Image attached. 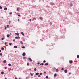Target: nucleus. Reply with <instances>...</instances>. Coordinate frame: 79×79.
<instances>
[{
    "label": "nucleus",
    "instance_id": "22",
    "mask_svg": "<svg viewBox=\"0 0 79 79\" xmlns=\"http://www.w3.org/2000/svg\"><path fill=\"white\" fill-rule=\"evenodd\" d=\"M44 64L43 63H42L41 64H40V65L41 66L42 65V66H43Z\"/></svg>",
    "mask_w": 79,
    "mask_h": 79
},
{
    "label": "nucleus",
    "instance_id": "48",
    "mask_svg": "<svg viewBox=\"0 0 79 79\" xmlns=\"http://www.w3.org/2000/svg\"><path fill=\"white\" fill-rule=\"evenodd\" d=\"M7 69V67H5V69Z\"/></svg>",
    "mask_w": 79,
    "mask_h": 79
},
{
    "label": "nucleus",
    "instance_id": "29",
    "mask_svg": "<svg viewBox=\"0 0 79 79\" xmlns=\"http://www.w3.org/2000/svg\"><path fill=\"white\" fill-rule=\"evenodd\" d=\"M3 62L4 63H6V60H4L3 61Z\"/></svg>",
    "mask_w": 79,
    "mask_h": 79
},
{
    "label": "nucleus",
    "instance_id": "23",
    "mask_svg": "<svg viewBox=\"0 0 79 79\" xmlns=\"http://www.w3.org/2000/svg\"><path fill=\"white\" fill-rule=\"evenodd\" d=\"M23 60H26V57H23Z\"/></svg>",
    "mask_w": 79,
    "mask_h": 79
},
{
    "label": "nucleus",
    "instance_id": "25",
    "mask_svg": "<svg viewBox=\"0 0 79 79\" xmlns=\"http://www.w3.org/2000/svg\"><path fill=\"white\" fill-rule=\"evenodd\" d=\"M7 37H10V35L7 34Z\"/></svg>",
    "mask_w": 79,
    "mask_h": 79
},
{
    "label": "nucleus",
    "instance_id": "13",
    "mask_svg": "<svg viewBox=\"0 0 79 79\" xmlns=\"http://www.w3.org/2000/svg\"><path fill=\"white\" fill-rule=\"evenodd\" d=\"M1 74H4V72L2 71L1 72Z\"/></svg>",
    "mask_w": 79,
    "mask_h": 79
},
{
    "label": "nucleus",
    "instance_id": "26",
    "mask_svg": "<svg viewBox=\"0 0 79 79\" xmlns=\"http://www.w3.org/2000/svg\"><path fill=\"white\" fill-rule=\"evenodd\" d=\"M36 75L37 76H38L39 75V73L37 72L36 73Z\"/></svg>",
    "mask_w": 79,
    "mask_h": 79
},
{
    "label": "nucleus",
    "instance_id": "51",
    "mask_svg": "<svg viewBox=\"0 0 79 79\" xmlns=\"http://www.w3.org/2000/svg\"><path fill=\"white\" fill-rule=\"evenodd\" d=\"M37 77V76H36L35 75V76H34V77Z\"/></svg>",
    "mask_w": 79,
    "mask_h": 79
},
{
    "label": "nucleus",
    "instance_id": "35",
    "mask_svg": "<svg viewBox=\"0 0 79 79\" xmlns=\"http://www.w3.org/2000/svg\"><path fill=\"white\" fill-rule=\"evenodd\" d=\"M30 74H31V76H33V74H32V73H30Z\"/></svg>",
    "mask_w": 79,
    "mask_h": 79
},
{
    "label": "nucleus",
    "instance_id": "11",
    "mask_svg": "<svg viewBox=\"0 0 79 79\" xmlns=\"http://www.w3.org/2000/svg\"><path fill=\"white\" fill-rule=\"evenodd\" d=\"M40 19H41V20H43V18L42 17H40Z\"/></svg>",
    "mask_w": 79,
    "mask_h": 79
},
{
    "label": "nucleus",
    "instance_id": "20",
    "mask_svg": "<svg viewBox=\"0 0 79 79\" xmlns=\"http://www.w3.org/2000/svg\"><path fill=\"white\" fill-rule=\"evenodd\" d=\"M1 50H4V48H3V47L1 48Z\"/></svg>",
    "mask_w": 79,
    "mask_h": 79
},
{
    "label": "nucleus",
    "instance_id": "17",
    "mask_svg": "<svg viewBox=\"0 0 79 79\" xmlns=\"http://www.w3.org/2000/svg\"><path fill=\"white\" fill-rule=\"evenodd\" d=\"M8 65L9 66H11V64H9Z\"/></svg>",
    "mask_w": 79,
    "mask_h": 79
},
{
    "label": "nucleus",
    "instance_id": "7",
    "mask_svg": "<svg viewBox=\"0 0 79 79\" xmlns=\"http://www.w3.org/2000/svg\"><path fill=\"white\" fill-rule=\"evenodd\" d=\"M15 34H16L17 35H18V36H19V34L18 33H15Z\"/></svg>",
    "mask_w": 79,
    "mask_h": 79
},
{
    "label": "nucleus",
    "instance_id": "58",
    "mask_svg": "<svg viewBox=\"0 0 79 79\" xmlns=\"http://www.w3.org/2000/svg\"><path fill=\"white\" fill-rule=\"evenodd\" d=\"M18 39H20V37L19 36H18Z\"/></svg>",
    "mask_w": 79,
    "mask_h": 79
},
{
    "label": "nucleus",
    "instance_id": "6",
    "mask_svg": "<svg viewBox=\"0 0 79 79\" xmlns=\"http://www.w3.org/2000/svg\"><path fill=\"white\" fill-rule=\"evenodd\" d=\"M14 48H18V46H14Z\"/></svg>",
    "mask_w": 79,
    "mask_h": 79
},
{
    "label": "nucleus",
    "instance_id": "9",
    "mask_svg": "<svg viewBox=\"0 0 79 79\" xmlns=\"http://www.w3.org/2000/svg\"><path fill=\"white\" fill-rule=\"evenodd\" d=\"M21 34H22V35H23V36H24V33H23V32H21Z\"/></svg>",
    "mask_w": 79,
    "mask_h": 79
},
{
    "label": "nucleus",
    "instance_id": "18",
    "mask_svg": "<svg viewBox=\"0 0 79 79\" xmlns=\"http://www.w3.org/2000/svg\"><path fill=\"white\" fill-rule=\"evenodd\" d=\"M12 44V43H10L9 44V45H10V46H11V45Z\"/></svg>",
    "mask_w": 79,
    "mask_h": 79
},
{
    "label": "nucleus",
    "instance_id": "41",
    "mask_svg": "<svg viewBox=\"0 0 79 79\" xmlns=\"http://www.w3.org/2000/svg\"><path fill=\"white\" fill-rule=\"evenodd\" d=\"M15 38L16 39H18V36H16V37H15Z\"/></svg>",
    "mask_w": 79,
    "mask_h": 79
},
{
    "label": "nucleus",
    "instance_id": "45",
    "mask_svg": "<svg viewBox=\"0 0 79 79\" xmlns=\"http://www.w3.org/2000/svg\"><path fill=\"white\" fill-rule=\"evenodd\" d=\"M44 74H46V72L45 71L44 73Z\"/></svg>",
    "mask_w": 79,
    "mask_h": 79
},
{
    "label": "nucleus",
    "instance_id": "37",
    "mask_svg": "<svg viewBox=\"0 0 79 79\" xmlns=\"http://www.w3.org/2000/svg\"><path fill=\"white\" fill-rule=\"evenodd\" d=\"M9 14H10V15H11V14H12V12H10L9 13Z\"/></svg>",
    "mask_w": 79,
    "mask_h": 79
},
{
    "label": "nucleus",
    "instance_id": "64",
    "mask_svg": "<svg viewBox=\"0 0 79 79\" xmlns=\"http://www.w3.org/2000/svg\"><path fill=\"white\" fill-rule=\"evenodd\" d=\"M5 79H7V78L6 77L5 78Z\"/></svg>",
    "mask_w": 79,
    "mask_h": 79
},
{
    "label": "nucleus",
    "instance_id": "44",
    "mask_svg": "<svg viewBox=\"0 0 79 79\" xmlns=\"http://www.w3.org/2000/svg\"><path fill=\"white\" fill-rule=\"evenodd\" d=\"M40 76H41L40 75H39L38 76V77H40Z\"/></svg>",
    "mask_w": 79,
    "mask_h": 79
},
{
    "label": "nucleus",
    "instance_id": "1",
    "mask_svg": "<svg viewBox=\"0 0 79 79\" xmlns=\"http://www.w3.org/2000/svg\"><path fill=\"white\" fill-rule=\"evenodd\" d=\"M52 71H53V72H54V71H55V70H56V68H52Z\"/></svg>",
    "mask_w": 79,
    "mask_h": 79
},
{
    "label": "nucleus",
    "instance_id": "63",
    "mask_svg": "<svg viewBox=\"0 0 79 79\" xmlns=\"http://www.w3.org/2000/svg\"><path fill=\"white\" fill-rule=\"evenodd\" d=\"M18 21H19V19H18Z\"/></svg>",
    "mask_w": 79,
    "mask_h": 79
},
{
    "label": "nucleus",
    "instance_id": "42",
    "mask_svg": "<svg viewBox=\"0 0 79 79\" xmlns=\"http://www.w3.org/2000/svg\"><path fill=\"white\" fill-rule=\"evenodd\" d=\"M45 62H46V61L45 60H44L43 61V63H45Z\"/></svg>",
    "mask_w": 79,
    "mask_h": 79
},
{
    "label": "nucleus",
    "instance_id": "53",
    "mask_svg": "<svg viewBox=\"0 0 79 79\" xmlns=\"http://www.w3.org/2000/svg\"><path fill=\"white\" fill-rule=\"evenodd\" d=\"M28 79V77H26V79Z\"/></svg>",
    "mask_w": 79,
    "mask_h": 79
},
{
    "label": "nucleus",
    "instance_id": "8",
    "mask_svg": "<svg viewBox=\"0 0 79 79\" xmlns=\"http://www.w3.org/2000/svg\"><path fill=\"white\" fill-rule=\"evenodd\" d=\"M4 9L5 11H6V10H7V8L6 7L4 8Z\"/></svg>",
    "mask_w": 79,
    "mask_h": 79
},
{
    "label": "nucleus",
    "instance_id": "54",
    "mask_svg": "<svg viewBox=\"0 0 79 79\" xmlns=\"http://www.w3.org/2000/svg\"><path fill=\"white\" fill-rule=\"evenodd\" d=\"M40 40H41V41H43V40L42 39H40Z\"/></svg>",
    "mask_w": 79,
    "mask_h": 79
},
{
    "label": "nucleus",
    "instance_id": "34",
    "mask_svg": "<svg viewBox=\"0 0 79 79\" xmlns=\"http://www.w3.org/2000/svg\"><path fill=\"white\" fill-rule=\"evenodd\" d=\"M27 66H29V63H27Z\"/></svg>",
    "mask_w": 79,
    "mask_h": 79
},
{
    "label": "nucleus",
    "instance_id": "36",
    "mask_svg": "<svg viewBox=\"0 0 79 79\" xmlns=\"http://www.w3.org/2000/svg\"><path fill=\"white\" fill-rule=\"evenodd\" d=\"M17 11H19V9H17Z\"/></svg>",
    "mask_w": 79,
    "mask_h": 79
},
{
    "label": "nucleus",
    "instance_id": "12",
    "mask_svg": "<svg viewBox=\"0 0 79 79\" xmlns=\"http://www.w3.org/2000/svg\"><path fill=\"white\" fill-rule=\"evenodd\" d=\"M5 39V37H2L1 38L2 40H3Z\"/></svg>",
    "mask_w": 79,
    "mask_h": 79
},
{
    "label": "nucleus",
    "instance_id": "39",
    "mask_svg": "<svg viewBox=\"0 0 79 79\" xmlns=\"http://www.w3.org/2000/svg\"><path fill=\"white\" fill-rule=\"evenodd\" d=\"M0 56H2V53H0Z\"/></svg>",
    "mask_w": 79,
    "mask_h": 79
},
{
    "label": "nucleus",
    "instance_id": "15",
    "mask_svg": "<svg viewBox=\"0 0 79 79\" xmlns=\"http://www.w3.org/2000/svg\"><path fill=\"white\" fill-rule=\"evenodd\" d=\"M70 6H71V7L73 6V4H72V3H71L70 4Z\"/></svg>",
    "mask_w": 79,
    "mask_h": 79
},
{
    "label": "nucleus",
    "instance_id": "28",
    "mask_svg": "<svg viewBox=\"0 0 79 79\" xmlns=\"http://www.w3.org/2000/svg\"><path fill=\"white\" fill-rule=\"evenodd\" d=\"M46 79H48V76H46Z\"/></svg>",
    "mask_w": 79,
    "mask_h": 79
},
{
    "label": "nucleus",
    "instance_id": "47",
    "mask_svg": "<svg viewBox=\"0 0 79 79\" xmlns=\"http://www.w3.org/2000/svg\"><path fill=\"white\" fill-rule=\"evenodd\" d=\"M40 75H42V73H40Z\"/></svg>",
    "mask_w": 79,
    "mask_h": 79
},
{
    "label": "nucleus",
    "instance_id": "61",
    "mask_svg": "<svg viewBox=\"0 0 79 79\" xmlns=\"http://www.w3.org/2000/svg\"><path fill=\"white\" fill-rule=\"evenodd\" d=\"M29 20H30V21L31 22V19H30Z\"/></svg>",
    "mask_w": 79,
    "mask_h": 79
},
{
    "label": "nucleus",
    "instance_id": "56",
    "mask_svg": "<svg viewBox=\"0 0 79 79\" xmlns=\"http://www.w3.org/2000/svg\"><path fill=\"white\" fill-rule=\"evenodd\" d=\"M18 16H19H19H20V15H18Z\"/></svg>",
    "mask_w": 79,
    "mask_h": 79
},
{
    "label": "nucleus",
    "instance_id": "60",
    "mask_svg": "<svg viewBox=\"0 0 79 79\" xmlns=\"http://www.w3.org/2000/svg\"><path fill=\"white\" fill-rule=\"evenodd\" d=\"M15 79H18V78L17 77H15Z\"/></svg>",
    "mask_w": 79,
    "mask_h": 79
},
{
    "label": "nucleus",
    "instance_id": "27",
    "mask_svg": "<svg viewBox=\"0 0 79 79\" xmlns=\"http://www.w3.org/2000/svg\"><path fill=\"white\" fill-rule=\"evenodd\" d=\"M77 58H79V55H78L77 56Z\"/></svg>",
    "mask_w": 79,
    "mask_h": 79
},
{
    "label": "nucleus",
    "instance_id": "49",
    "mask_svg": "<svg viewBox=\"0 0 79 79\" xmlns=\"http://www.w3.org/2000/svg\"><path fill=\"white\" fill-rule=\"evenodd\" d=\"M39 64H40V63L38 62V63H37V64L39 65Z\"/></svg>",
    "mask_w": 79,
    "mask_h": 79
},
{
    "label": "nucleus",
    "instance_id": "2",
    "mask_svg": "<svg viewBox=\"0 0 79 79\" xmlns=\"http://www.w3.org/2000/svg\"><path fill=\"white\" fill-rule=\"evenodd\" d=\"M51 5H55V4L53 2L50 3Z\"/></svg>",
    "mask_w": 79,
    "mask_h": 79
},
{
    "label": "nucleus",
    "instance_id": "50",
    "mask_svg": "<svg viewBox=\"0 0 79 79\" xmlns=\"http://www.w3.org/2000/svg\"><path fill=\"white\" fill-rule=\"evenodd\" d=\"M10 23H11V21H9V24H10Z\"/></svg>",
    "mask_w": 79,
    "mask_h": 79
},
{
    "label": "nucleus",
    "instance_id": "33",
    "mask_svg": "<svg viewBox=\"0 0 79 79\" xmlns=\"http://www.w3.org/2000/svg\"><path fill=\"white\" fill-rule=\"evenodd\" d=\"M50 25H52V22H50Z\"/></svg>",
    "mask_w": 79,
    "mask_h": 79
},
{
    "label": "nucleus",
    "instance_id": "3",
    "mask_svg": "<svg viewBox=\"0 0 79 79\" xmlns=\"http://www.w3.org/2000/svg\"><path fill=\"white\" fill-rule=\"evenodd\" d=\"M28 59H29V61H32V59H31V58H28Z\"/></svg>",
    "mask_w": 79,
    "mask_h": 79
},
{
    "label": "nucleus",
    "instance_id": "10",
    "mask_svg": "<svg viewBox=\"0 0 79 79\" xmlns=\"http://www.w3.org/2000/svg\"><path fill=\"white\" fill-rule=\"evenodd\" d=\"M56 76H57V74H56V73H55L54 74V77H56Z\"/></svg>",
    "mask_w": 79,
    "mask_h": 79
},
{
    "label": "nucleus",
    "instance_id": "38",
    "mask_svg": "<svg viewBox=\"0 0 79 79\" xmlns=\"http://www.w3.org/2000/svg\"><path fill=\"white\" fill-rule=\"evenodd\" d=\"M69 75H70V74H71V72L69 73Z\"/></svg>",
    "mask_w": 79,
    "mask_h": 79
},
{
    "label": "nucleus",
    "instance_id": "43",
    "mask_svg": "<svg viewBox=\"0 0 79 79\" xmlns=\"http://www.w3.org/2000/svg\"><path fill=\"white\" fill-rule=\"evenodd\" d=\"M61 69L62 70V71H63V70H64L63 68H62Z\"/></svg>",
    "mask_w": 79,
    "mask_h": 79
},
{
    "label": "nucleus",
    "instance_id": "32",
    "mask_svg": "<svg viewBox=\"0 0 79 79\" xmlns=\"http://www.w3.org/2000/svg\"><path fill=\"white\" fill-rule=\"evenodd\" d=\"M25 48V47L24 46H23L22 48Z\"/></svg>",
    "mask_w": 79,
    "mask_h": 79
},
{
    "label": "nucleus",
    "instance_id": "16",
    "mask_svg": "<svg viewBox=\"0 0 79 79\" xmlns=\"http://www.w3.org/2000/svg\"><path fill=\"white\" fill-rule=\"evenodd\" d=\"M64 72H65V73H67V72H68V70H64Z\"/></svg>",
    "mask_w": 79,
    "mask_h": 79
},
{
    "label": "nucleus",
    "instance_id": "55",
    "mask_svg": "<svg viewBox=\"0 0 79 79\" xmlns=\"http://www.w3.org/2000/svg\"><path fill=\"white\" fill-rule=\"evenodd\" d=\"M29 70H30V71H31V69H29Z\"/></svg>",
    "mask_w": 79,
    "mask_h": 79
},
{
    "label": "nucleus",
    "instance_id": "21",
    "mask_svg": "<svg viewBox=\"0 0 79 79\" xmlns=\"http://www.w3.org/2000/svg\"><path fill=\"white\" fill-rule=\"evenodd\" d=\"M7 28H10V27H9V25H7Z\"/></svg>",
    "mask_w": 79,
    "mask_h": 79
},
{
    "label": "nucleus",
    "instance_id": "46",
    "mask_svg": "<svg viewBox=\"0 0 79 79\" xmlns=\"http://www.w3.org/2000/svg\"><path fill=\"white\" fill-rule=\"evenodd\" d=\"M6 27H5L4 29H5V30H6Z\"/></svg>",
    "mask_w": 79,
    "mask_h": 79
},
{
    "label": "nucleus",
    "instance_id": "62",
    "mask_svg": "<svg viewBox=\"0 0 79 79\" xmlns=\"http://www.w3.org/2000/svg\"><path fill=\"white\" fill-rule=\"evenodd\" d=\"M15 53H16V51H15Z\"/></svg>",
    "mask_w": 79,
    "mask_h": 79
},
{
    "label": "nucleus",
    "instance_id": "5",
    "mask_svg": "<svg viewBox=\"0 0 79 79\" xmlns=\"http://www.w3.org/2000/svg\"><path fill=\"white\" fill-rule=\"evenodd\" d=\"M69 63L71 64L72 63H73V61L72 60H70L69 61Z\"/></svg>",
    "mask_w": 79,
    "mask_h": 79
},
{
    "label": "nucleus",
    "instance_id": "31",
    "mask_svg": "<svg viewBox=\"0 0 79 79\" xmlns=\"http://www.w3.org/2000/svg\"><path fill=\"white\" fill-rule=\"evenodd\" d=\"M33 20H36V18H34L33 19Z\"/></svg>",
    "mask_w": 79,
    "mask_h": 79
},
{
    "label": "nucleus",
    "instance_id": "4",
    "mask_svg": "<svg viewBox=\"0 0 79 79\" xmlns=\"http://www.w3.org/2000/svg\"><path fill=\"white\" fill-rule=\"evenodd\" d=\"M22 55L23 56H25V55H26V53L25 52H23L22 54Z\"/></svg>",
    "mask_w": 79,
    "mask_h": 79
},
{
    "label": "nucleus",
    "instance_id": "40",
    "mask_svg": "<svg viewBox=\"0 0 79 79\" xmlns=\"http://www.w3.org/2000/svg\"><path fill=\"white\" fill-rule=\"evenodd\" d=\"M0 9H2V7L0 6Z\"/></svg>",
    "mask_w": 79,
    "mask_h": 79
},
{
    "label": "nucleus",
    "instance_id": "19",
    "mask_svg": "<svg viewBox=\"0 0 79 79\" xmlns=\"http://www.w3.org/2000/svg\"><path fill=\"white\" fill-rule=\"evenodd\" d=\"M36 70L37 69H36V68H35L34 69V71H36Z\"/></svg>",
    "mask_w": 79,
    "mask_h": 79
},
{
    "label": "nucleus",
    "instance_id": "52",
    "mask_svg": "<svg viewBox=\"0 0 79 79\" xmlns=\"http://www.w3.org/2000/svg\"><path fill=\"white\" fill-rule=\"evenodd\" d=\"M6 44H7V43L6 42L5 43V45H6Z\"/></svg>",
    "mask_w": 79,
    "mask_h": 79
},
{
    "label": "nucleus",
    "instance_id": "57",
    "mask_svg": "<svg viewBox=\"0 0 79 79\" xmlns=\"http://www.w3.org/2000/svg\"><path fill=\"white\" fill-rule=\"evenodd\" d=\"M5 45L6 46V47H8V45L5 44Z\"/></svg>",
    "mask_w": 79,
    "mask_h": 79
},
{
    "label": "nucleus",
    "instance_id": "30",
    "mask_svg": "<svg viewBox=\"0 0 79 79\" xmlns=\"http://www.w3.org/2000/svg\"><path fill=\"white\" fill-rule=\"evenodd\" d=\"M56 72H58V69H56Z\"/></svg>",
    "mask_w": 79,
    "mask_h": 79
},
{
    "label": "nucleus",
    "instance_id": "24",
    "mask_svg": "<svg viewBox=\"0 0 79 79\" xmlns=\"http://www.w3.org/2000/svg\"><path fill=\"white\" fill-rule=\"evenodd\" d=\"M45 65H46L47 66L48 65V63H46L45 64Z\"/></svg>",
    "mask_w": 79,
    "mask_h": 79
},
{
    "label": "nucleus",
    "instance_id": "59",
    "mask_svg": "<svg viewBox=\"0 0 79 79\" xmlns=\"http://www.w3.org/2000/svg\"><path fill=\"white\" fill-rule=\"evenodd\" d=\"M13 42H15V39H14L13 40Z\"/></svg>",
    "mask_w": 79,
    "mask_h": 79
},
{
    "label": "nucleus",
    "instance_id": "14",
    "mask_svg": "<svg viewBox=\"0 0 79 79\" xmlns=\"http://www.w3.org/2000/svg\"><path fill=\"white\" fill-rule=\"evenodd\" d=\"M20 43H21V45H23V43L22 41H20Z\"/></svg>",
    "mask_w": 79,
    "mask_h": 79
}]
</instances>
